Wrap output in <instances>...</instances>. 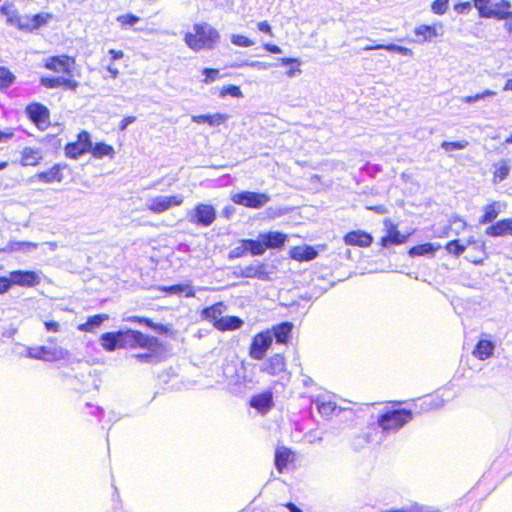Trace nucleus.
Segmentation results:
<instances>
[{"label":"nucleus","instance_id":"obj_63","mask_svg":"<svg viewBox=\"0 0 512 512\" xmlns=\"http://www.w3.org/2000/svg\"><path fill=\"white\" fill-rule=\"evenodd\" d=\"M481 94L480 93H477L475 95H469V96H465L462 100L463 102L467 103V104H471V103H474L478 100H481Z\"/></svg>","mask_w":512,"mask_h":512},{"label":"nucleus","instance_id":"obj_24","mask_svg":"<svg viewBox=\"0 0 512 512\" xmlns=\"http://www.w3.org/2000/svg\"><path fill=\"white\" fill-rule=\"evenodd\" d=\"M485 234L490 237H512V218H503L488 226Z\"/></svg>","mask_w":512,"mask_h":512},{"label":"nucleus","instance_id":"obj_1","mask_svg":"<svg viewBox=\"0 0 512 512\" xmlns=\"http://www.w3.org/2000/svg\"><path fill=\"white\" fill-rule=\"evenodd\" d=\"M43 67L61 76H43L40 84L47 89L69 90L75 92L79 88V82L74 78L76 58L67 54L49 56L43 61Z\"/></svg>","mask_w":512,"mask_h":512},{"label":"nucleus","instance_id":"obj_28","mask_svg":"<svg viewBox=\"0 0 512 512\" xmlns=\"http://www.w3.org/2000/svg\"><path fill=\"white\" fill-rule=\"evenodd\" d=\"M43 160L41 149L27 146L21 151L20 163L22 166H37Z\"/></svg>","mask_w":512,"mask_h":512},{"label":"nucleus","instance_id":"obj_36","mask_svg":"<svg viewBox=\"0 0 512 512\" xmlns=\"http://www.w3.org/2000/svg\"><path fill=\"white\" fill-rule=\"evenodd\" d=\"M108 319V314H95L93 316H89L86 322L77 326V330L86 333L94 332L95 329L99 328Z\"/></svg>","mask_w":512,"mask_h":512},{"label":"nucleus","instance_id":"obj_52","mask_svg":"<svg viewBox=\"0 0 512 512\" xmlns=\"http://www.w3.org/2000/svg\"><path fill=\"white\" fill-rule=\"evenodd\" d=\"M231 42L239 47H250L254 44V42L248 37L239 34L232 35Z\"/></svg>","mask_w":512,"mask_h":512},{"label":"nucleus","instance_id":"obj_64","mask_svg":"<svg viewBox=\"0 0 512 512\" xmlns=\"http://www.w3.org/2000/svg\"><path fill=\"white\" fill-rule=\"evenodd\" d=\"M284 506L290 511V512H302L294 503L287 502L284 504Z\"/></svg>","mask_w":512,"mask_h":512},{"label":"nucleus","instance_id":"obj_14","mask_svg":"<svg viewBox=\"0 0 512 512\" xmlns=\"http://www.w3.org/2000/svg\"><path fill=\"white\" fill-rule=\"evenodd\" d=\"M65 354L62 348H49L43 345L28 347L26 350L28 358L42 361H57L63 359Z\"/></svg>","mask_w":512,"mask_h":512},{"label":"nucleus","instance_id":"obj_4","mask_svg":"<svg viewBox=\"0 0 512 512\" xmlns=\"http://www.w3.org/2000/svg\"><path fill=\"white\" fill-rule=\"evenodd\" d=\"M413 419L411 410L405 408L390 409L379 415L377 424L384 431H397Z\"/></svg>","mask_w":512,"mask_h":512},{"label":"nucleus","instance_id":"obj_40","mask_svg":"<svg viewBox=\"0 0 512 512\" xmlns=\"http://www.w3.org/2000/svg\"><path fill=\"white\" fill-rule=\"evenodd\" d=\"M438 249H439V246H434L432 243L427 242V243L418 244V245L411 247L408 251V254L411 257L425 256V255L433 256Z\"/></svg>","mask_w":512,"mask_h":512},{"label":"nucleus","instance_id":"obj_21","mask_svg":"<svg viewBox=\"0 0 512 512\" xmlns=\"http://www.w3.org/2000/svg\"><path fill=\"white\" fill-rule=\"evenodd\" d=\"M13 284L21 287H35L40 283L36 272L30 270H14L10 272Z\"/></svg>","mask_w":512,"mask_h":512},{"label":"nucleus","instance_id":"obj_15","mask_svg":"<svg viewBox=\"0 0 512 512\" xmlns=\"http://www.w3.org/2000/svg\"><path fill=\"white\" fill-rule=\"evenodd\" d=\"M234 275L237 278H252L259 280H269L270 271L268 264L264 262L251 263L244 267H239Z\"/></svg>","mask_w":512,"mask_h":512},{"label":"nucleus","instance_id":"obj_39","mask_svg":"<svg viewBox=\"0 0 512 512\" xmlns=\"http://www.w3.org/2000/svg\"><path fill=\"white\" fill-rule=\"evenodd\" d=\"M16 79V75L9 67L0 65V92H4L14 85Z\"/></svg>","mask_w":512,"mask_h":512},{"label":"nucleus","instance_id":"obj_54","mask_svg":"<svg viewBox=\"0 0 512 512\" xmlns=\"http://www.w3.org/2000/svg\"><path fill=\"white\" fill-rule=\"evenodd\" d=\"M126 321L129 322V323L141 324V325H144V326L149 328L151 319L147 318V317H143V316L133 315V316L127 317Z\"/></svg>","mask_w":512,"mask_h":512},{"label":"nucleus","instance_id":"obj_8","mask_svg":"<svg viewBox=\"0 0 512 512\" xmlns=\"http://www.w3.org/2000/svg\"><path fill=\"white\" fill-rule=\"evenodd\" d=\"M273 338L270 335V330L265 329L255 334L249 345V356L254 360L264 359L267 351L271 348Z\"/></svg>","mask_w":512,"mask_h":512},{"label":"nucleus","instance_id":"obj_53","mask_svg":"<svg viewBox=\"0 0 512 512\" xmlns=\"http://www.w3.org/2000/svg\"><path fill=\"white\" fill-rule=\"evenodd\" d=\"M13 284V279L12 277L9 275V277H4V276H1L0 277V294H4L6 292L9 291V289L12 287Z\"/></svg>","mask_w":512,"mask_h":512},{"label":"nucleus","instance_id":"obj_43","mask_svg":"<svg viewBox=\"0 0 512 512\" xmlns=\"http://www.w3.org/2000/svg\"><path fill=\"white\" fill-rule=\"evenodd\" d=\"M380 49H385V50H388L391 52H397L402 55H411L412 54V51L409 48L397 46L394 44H388V45L377 44V45H368V46L364 47V50H380Z\"/></svg>","mask_w":512,"mask_h":512},{"label":"nucleus","instance_id":"obj_29","mask_svg":"<svg viewBox=\"0 0 512 512\" xmlns=\"http://www.w3.org/2000/svg\"><path fill=\"white\" fill-rule=\"evenodd\" d=\"M315 405L318 413L323 417H330L341 410L332 397H317Z\"/></svg>","mask_w":512,"mask_h":512},{"label":"nucleus","instance_id":"obj_47","mask_svg":"<svg viewBox=\"0 0 512 512\" xmlns=\"http://www.w3.org/2000/svg\"><path fill=\"white\" fill-rule=\"evenodd\" d=\"M220 97L230 95L235 98H241L243 96L241 89L236 85L224 86L219 91Z\"/></svg>","mask_w":512,"mask_h":512},{"label":"nucleus","instance_id":"obj_60","mask_svg":"<svg viewBox=\"0 0 512 512\" xmlns=\"http://www.w3.org/2000/svg\"><path fill=\"white\" fill-rule=\"evenodd\" d=\"M398 512H433L432 510L425 509L421 506H411L409 508L398 509Z\"/></svg>","mask_w":512,"mask_h":512},{"label":"nucleus","instance_id":"obj_13","mask_svg":"<svg viewBox=\"0 0 512 512\" xmlns=\"http://www.w3.org/2000/svg\"><path fill=\"white\" fill-rule=\"evenodd\" d=\"M260 372L271 377L287 372L286 357L283 353H275L268 357L260 366Z\"/></svg>","mask_w":512,"mask_h":512},{"label":"nucleus","instance_id":"obj_55","mask_svg":"<svg viewBox=\"0 0 512 512\" xmlns=\"http://www.w3.org/2000/svg\"><path fill=\"white\" fill-rule=\"evenodd\" d=\"M46 332L58 333L61 330V325L55 320H48L44 322Z\"/></svg>","mask_w":512,"mask_h":512},{"label":"nucleus","instance_id":"obj_45","mask_svg":"<svg viewBox=\"0 0 512 512\" xmlns=\"http://www.w3.org/2000/svg\"><path fill=\"white\" fill-rule=\"evenodd\" d=\"M116 20L122 28H126L137 24L140 21V18L134 14L128 13L119 15Z\"/></svg>","mask_w":512,"mask_h":512},{"label":"nucleus","instance_id":"obj_49","mask_svg":"<svg viewBox=\"0 0 512 512\" xmlns=\"http://www.w3.org/2000/svg\"><path fill=\"white\" fill-rule=\"evenodd\" d=\"M202 74L204 75L202 82L205 84L215 81L220 76L219 70L216 68H204Z\"/></svg>","mask_w":512,"mask_h":512},{"label":"nucleus","instance_id":"obj_5","mask_svg":"<svg viewBox=\"0 0 512 512\" xmlns=\"http://www.w3.org/2000/svg\"><path fill=\"white\" fill-rule=\"evenodd\" d=\"M480 18L495 19L503 21V27L508 35L512 36V3L509 0H499L494 9H487L486 5H481Z\"/></svg>","mask_w":512,"mask_h":512},{"label":"nucleus","instance_id":"obj_56","mask_svg":"<svg viewBox=\"0 0 512 512\" xmlns=\"http://www.w3.org/2000/svg\"><path fill=\"white\" fill-rule=\"evenodd\" d=\"M471 9H472V4L469 1L460 2V3H457L454 5V10L458 14L468 13V12H470Z\"/></svg>","mask_w":512,"mask_h":512},{"label":"nucleus","instance_id":"obj_35","mask_svg":"<svg viewBox=\"0 0 512 512\" xmlns=\"http://www.w3.org/2000/svg\"><path fill=\"white\" fill-rule=\"evenodd\" d=\"M228 119V116L221 113L215 114H203V115H193L191 120L196 124H208L209 126L215 127L225 123Z\"/></svg>","mask_w":512,"mask_h":512},{"label":"nucleus","instance_id":"obj_20","mask_svg":"<svg viewBox=\"0 0 512 512\" xmlns=\"http://www.w3.org/2000/svg\"><path fill=\"white\" fill-rule=\"evenodd\" d=\"M343 241L348 246L367 248L372 244L373 237L366 231L352 230L343 236Z\"/></svg>","mask_w":512,"mask_h":512},{"label":"nucleus","instance_id":"obj_31","mask_svg":"<svg viewBox=\"0 0 512 512\" xmlns=\"http://www.w3.org/2000/svg\"><path fill=\"white\" fill-rule=\"evenodd\" d=\"M501 203L499 201H491L483 207V214L479 218V224L494 223L501 213Z\"/></svg>","mask_w":512,"mask_h":512},{"label":"nucleus","instance_id":"obj_34","mask_svg":"<svg viewBox=\"0 0 512 512\" xmlns=\"http://www.w3.org/2000/svg\"><path fill=\"white\" fill-rule=\"evenodd\" d=\"M441 28V24L420 25L415 28L414 33L419 38L420 42H428L432 41L439 35L438 29Z\"/></svg>","mask_w":512,"mask_h":512},{"label":"nucleus","instance_id":"obj_50","mask_svg":"<svg viewBox=\"0 0 512 512\" xmlns=\"http://www.w3.org/2000/svg\"><path fill=\"white\" fill-rule=\"evenodd\" d=\"M448 0H435L431 5V10L434 14L443 15L448 9Z\"/></svg>","mask_w":512,"mask_h":512},{"label":"nucleus","instance_id":"obj_9","mask_svg":"<svg viewBox=\"0 0 512 512\" xmlns=\"http://www.w3.org/2000/svg\"><path fill=\"white\" fill-rule=\"evenodd\" d=\"M231 200L233 203L246 208L259 209L270 201V197L266 193L241 191L234 194Z\"/></svg>","mask_w":512,"mask_h":512},{"label":"nucleus","instance_id":"obj_26","mask_svg":"<svg viewBox=\"0 0 512 512\" xmlns=\"http://www.w3.org/2000/svg\"><path fill=\"white\" fill-rule=\"evenodd\" d=\"M157 291L164 293V295H184L186 298L195 297V290L189 283L174 284L170 286H157Z\"/></svg>","mask_w":512,"mask_h":512},{"label":"nucleus","instance_id":"obj_7","mask_svg":"<svg viewBox=\"0 0 512 512\" xmlns=\"http://www.w3.org/2000/svg\"><path fill=\"white\" fill-rule=\"evenodd\" d=\"M91 134L87 130H81L77 134L75 141H71L64 146V155L68 159L76 160L91 150Z\"/></svg>","mask_w":512,"mask_h":512},{"label":"nucleus","instance_id":"obj_41","mask_svg":"<svg viewBox=\"0 0 512 512\" xmlns=\"http://www.w3.org/2000/svg\"><path fill=\"white\" fill-rule=\"evenodd\" d=\"M243 242L247 246L248 253L252 256H260L265 253V247L263 246L260 234L257 239H243Z\"/></svg>","mask_w":512,"mask_h":512},{"label":"nucleus","instance_id":"obj_22","mask_svg":"<svg viewBox=\"0 0 512 512\" xmlns=\"http://www.w3.org/2000/svg\"><path fill=\"white\" fill-rule=\"evenodd\" d=\"M288 256L297 262H308L318 256V251L311 245H297L289 249Z\"/></svg>","mask_w":512,"mask_h":512},{"label":"nucleus","instance_id":"obj_16","mask_svg":"<svg viewBox=\"0 0 512 512\" xmlns=\"http://www.w3.org/2000/svg\"><path fill=\"white\" fill-rule=\"evenodd\" d=\"M183 203L184 197L182 195L157 196L151 200L147 209L154 214H160L172 207L181 206Z\"/></svg>","mask_w":512,"mask_h":512},{"label":"nucleus","instance_id":"obj_62","mask_svg":"<svg viewBox=\"0 0 512 512\" xmlns=\"http://www.w3.org/2000/svg\"><path fill=\"white\" fill-rule=\"evenodd\" d=\"M13 137H14V132H13L12 129H10L8 131H1L0 130V143L1 142H7L10 139H12Z\"/></svg>","mask_w":512,"mask_h":512},{"label":"nucleus","instance_id":"obj_58","mask_svg":"<svg viewBox=\"0 0 512 512\" xmlns=\"http://www.w3.org/2000/svg\"><path fill=\"white\" fill-rule=\"evenodd\" d=\"M473 5L477 9L478 15L481 14V5H486L487 9H493L491 7V0H473Z\"/></svg>","mask_w":512,"mask_h":512},{"label":"nucleus","instance_id":"obj_61","mask_svg":"<svg viewBox=\"0 0 512 512\" xmlns=\"http://www.w3.org/2000/svg\"><path fill=\"white\" fill-rule=\"evenodd\" d=\"M264 50H266L269 53L272 54H279L281 53V48L275 44L266 43L263 45Z\"/></svg>","mask_w":512,"mask_h":512},{"label":"nucleus","instance_id":"obj_32","mask_svg":"<svg viewBox=\"0 0 512 512\" xmlns=\"http://www.w3.org/2000/svg\"><path fill=\"white\" fill-rule=\"evenodd\" d=\"M90 148L89 154L94 159H103L105 157L113 159L115 157L114 147L105 142H96L94 144L91 142Z\"/></svg>","mask_w":512,"mask_h":512},{"label":"nucleus","instance_id":"obj_38","mask_svg":"<svg viewBox=\"0 0 512 512\" xmlns=\"http://www.w3.org/2000/svg\"><path fill=\"white\" fill-rule=\"evenodd\" d=\"M243 320L238 316H225L221 317L219 321L215 323V329L219 331H231L241 328Z\"/></svg>","mask_w":512,"mask_h":512},{"label":"nucleus","instance_id":"obj_51","mask_svg":"<svg viewBox=\"0 0 512 512\" xmlns=\"http://www.w3.org/2000/svg\"><path fill=\"white\" fill-rule=\"evenodd\" d=\"M149 328L157 332L158 334L174 335L175 331L167 325L150 322Z\"/></svg>","mask_w":512,"mask_h":512},{"label":"nucleus","instance_id":"obj_17","mask_svg":"<svg viewBox=\"0 0 512 512\" xmlns=\"http://www.w3.org/2000/svg\"><path fill=\"white\" fill-rule=\"evenodd\" d=\"M68 168L67 163H56L49 169L36 173L35 178L43 184L60 183L64 179L63 171Z\"/></svg>","mask_w":512,"mask_h":512},{"label":"nucleus","instance_id":"obj_19","mask_svg":"<svg viewBox=\"0 0 512 512\" xmlns=\"http://www.w3.org/2000/svg\"><path fill=\"white\" fill-rule=\"evenodd\" d=\"M260 237L262 239L263 246L265 247V252L267 250L282 249L288 240V235L281 231L260 233Z\"/></svg>","mask_w":512,"mask_h":512},{"label":"nucleus","instance_id":"obj_25","mask_svg":"<svg viewBox=\"0 0 512 512\" xmlns=\"http://www.w3.org/2000/svg\"><path fill=\"white\" fill-rule=\"evenodd\" d=\"M147 353H137L133 357L141 363H154L163 359L162 352L164 351L163 344L156 338V343L152 344L150 348H145Z\"/></svg>","mask_w":512,"mask_h":512},{"label":"nucleus","instance_id":"obj_3","mask_svg":"<svg viewBox=\"0 0 512 512\" xmlns=\"http://www.w3.org/2000/svg\"><path fill=\"white\" fill-rule=\"evenodd\" d=\"M184 43L191 50L198 52L212 50L220 41L219 32L206 22L193 25L192 31L184 34Z\"/></svg>","mask_w":512,"mask_h":512},{"label":"nucleus","instance_id":"obj_18","mask_svg":"<svg viewBox=\"0 0 512 512\" xmlns=\"http://www.w3.org/2000/svg\"><path fill=\"white\" fill-rule=\"evenodd\" d=\"M51 18L52 15L48 13H38L32 16H24L18 18L17 26L19 29L24 31H33L47 24Z\"/></svg>","mask_w":512,"mask_h":512},{"label":"nucleus","instance_id":"obj_10","mask_svg":"<svg viewBox=\"0 0 512 512\" xmlns=\"http://www.w3.org/2000/svg\"><path fill=\"white\" fill-rule=\"evenodd\" d=\"M297 453L291 448L279 445L274 452V465L279 474L295 467Z\"/></svg>","mask_w":512,"mask_h":512},{"label":"nucleus","instance_id":"obj_46","mask_svg":"<svg viewBox=\"0 0 512 512\" xmlns=\"http://www.w3.org/2000/svg\"><path fill=\"white\" fill-rule=\"evenodd\" d=\"M248 253V250H247V246L245 245V243L243 242V239L239 241V245L236 246L235 248H233L229 253H228V258L229 259H238V258H242L244 256H246Z\"/></svg>","mask_w":512,"mask_h":512},{"label":"nucleus","instance_id":"obj_2","mask_svg":"<svg viewBox=\"0 0 512 512\" xmlns=\"http://www.w3.org/2000/svg\"><path fill=\"white\" fill-rule=\"evenodd\" d=\"M156 343V337L147 335L140 330L124 329L112 332H105L100 336L101 347L112 352L117 349L135 350L139 348H150Z\"/></svg>","mask_w":512,"mask_h":512},{"label":"nucleus","instance_id":"obj_33","mask_svg":"<svg viewBox=\"0 0 512 512\" xmlns=\"http://www.w3.org/2000/svg\"><path fill=\"white\" fill-rule=\"evenodd\" d=\"M494 350H495V344L491 340L480 339L476 343V345L472 351V354L478 360H486L493 355Z\"/></svg>","mask_w":512,"mask_h":512},{"label":"nucleus","instance_id":"obj_12","mask_svg":"<svg viewBox=\"0 0 512 512\" xmlns=\"http://www.w3.org/2000/svg\"><path fill=\"white\" fill-rule=\"evenodd\" d=\"M383 223L386 228V234L380 238L379 245L381 248H390L394 245L404 244L407 241L408 235L402 234L391 219L386 218Z\"/></svg>","mask_w":512,"mask_h":512},{"label":"nucleus","instance_id":"obj_6","mask_svg":"<svg viewBox=\"0 0 512 512\" xmlns=\"http://www.w3.org/2000/svg\"><path fill=\"white\" fill-rule=\"evenodd\" d=\"M24 113L29 121L40 131L51 127V113L47 106L40 102H30L26 105Z\"/></svg>","mask_w":512,"mask_h":512},{"label":"nucleus","instance_id":"obj_37","mask_svg":"<svg viewBox=\"0 0 512 512\" xmlns=\"http://www.w3.org/2000/svg\"><path fill=\"white\" fill-rule=\"evenodd\" d=\"M224 304L222 302L214 303L211 306L202 309L200 316L203 320H207L212 323L215 328V323L221 318L220 315L223 312Z\"/></svg>","mask_w":512,"mask_h":512},{"label":"nucleus","instance_id":"obj_42","mask_svg":"<svg viewBox=\"0 0 512 512\" xmlns=\"http://www.w3.org/2000/svg\"><path fill=\"white\" fill-rule=\"evenodd\" d=\"M108 54L110 56V63L108 64L106 69L109 73V76L112 79H116L119 75V70L115 67L113 62L122 59L124 57V52L122 50L110 49L108 51Z\"/></svg>","mask_w":512,"mask_h":512},{"label":"nucleus","instance_id":"obj_59","mask_svg":"<svg viewBox=\"0 0 512 512\" xmlns=\"http://www.w3.org/2000/svg\"><path fill=\"white\" fill-rule=\"evenodd\" d=\"M257 27H258V29L261 32H264V33H266L269 36H273L272 28H271L270 24L267 21L259 22Z\"/></svg>","mask_w":512,"mask_h":512},{"label":"nucleus","instance_id":"obj_23","mask_svg":"<svg viewBox=\"0 0 512 512\" xmlns=\"http://www.w3.org/2000/svg\"><path fill=\"white\" fill-rule=\"evenodd\" d=\"M269 330L270 335L275 339L277 344L286 345L290 341L293 324L291 322L285 321L273 325Z\"/></svg>","mask_w":512,"mask_h":512},{"label":"nucleus","instance_id":"obj_57","mask_svg":"<svg viewBox=\"0 0 512 512\" xmlns=\"http://www.w3.org/2000/svg\"><path fill=\"white\" fill-rule=\"evenodd\" d=\"M136 121L135 116H125L119 123V130L124 131L128 125Z\"/></svg>","mask_w":512,"mask_h":512},{"label":"nucleus","instance_id":"obj_30","mask_svg":"<svg viewBox=\"0 0 512 512\" xmlns=\"http://www.w3.org/2000/svg\"><path fill=\"white\" fill-rule=\"evenodd\" d=\"M511 172L510 160L501 159L497 163L493 164L492 170V183L499 184L508 178Z\"/></svg>","mask_w":512,"mask_h":512},{"label":"nucleus","instance_id":"obj_48","mask_svg":"<svg viewBox=\"0 0 512 512\" xmlns=\"http://www.w3.org/2000/svg\"><path fill=\"white\" fill-rule=\"evenodd\" d=\"M467 141H443L441 143V147L447 151H453V150H462L468 146Z\"/></svg>","mask_w":512,"mask_h":512},{"label":"nucleus","instance_id":"obj_27","mask_svg":"<svg viewBox=\"0 0 512 512\" xmlns=\"http://www.w3.org/2000/svg\"><path fill=\"white\" fill-rule=\"evenodd\" d=\"M250 406L260 413H267L273 406V394L271 391L258 393L250 399Z\"/></svg>","mask_w":512,"mask_h":512},{"label":"nucleus","instance_id":"obj_44","mask_svg":"<svg viewBox=\"0 0 512 512\" xmlns=\"http://www.w3.org/2000/svg\"><path fill=\"white\" fill-rule=\"evenodd\" d=\"M445 249L449 254L458 257L465 252L466 246L461 244L458 239H453L446 243Z\"/></svg>","mask_w":512,"mask_h":512},{"label":"nucleus","instance_id":"obj_11","mask_svg":"<svg viewBox=\"0 0 512 512\" xmlns=\"http://www.w3.org/2000/svg\"><path fill=\"white\" fill-rule=\"evenodd\" d=\"M216 217V210L211 204L198 203L193 208L189 221L198 226L208 227L215 221Z\"/></svg>","mask_w":512,"mask_h":512}]
</instances>
